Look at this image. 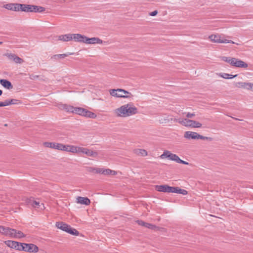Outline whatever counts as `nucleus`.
<instances>
[{"mask_svg":"<svg viewBox=\"0 0 253 253\" xmlns=\"http://www.w3.org/2000/svg\"><path fill=\"white\" fill-rule=\"evenodd\" d=\"M137 113L138 109L132 103L123 105L113 111L114 116L120 118H126L135 115Z\"/></svg>","mask_w":253,"mask_h":253,"instance_id":"f257e3e1","label":"nucleus"},{"mask_svg":"<svg viewBox=\"0 0 253 253\" xmlns=\"http://www.w3.org/2000/svg\"><path fill=\"white\" fill-rule=\"evenodd\" d=\"M109 93L112 96L118 98H130L133 97L130 92L121 88L110 89Z\"/></svg>","mask_w":253,"mask_h":253,"instance_id":"f03ea898","label":"nucleus"},{"mask_svg":"<svg viewBox=\"0 0 253 253\" xmlns=\"http://www.w3.org/2000/svg\"><path fill=\"white\" fill-rule=\"evenodd\" d=\"M174 122L178 123L181 125L185 126H190L192 127L200 128L202 126V124L197 121L187 119H174Z\"/></svg>","mask_w":253,"mask_h":253,"instance_id":"7ed1b4c3","label":"nucleus"},{"mask_svg":"<svg viewBox=\"0 0 253 253\" xmlns=\"http://www.w3.org/2000/svg\"><path fill=\"white\" fill-rule=\"evenodd\" d=\"M56 226L64 231H65L71 235L78 236L79 232L76 229L72 228L70 225L63 222H57Z\"/></svg>","mask_w":253,"mask_h":253,"instance_id":"20e7f679","label":"nucleus"},{"mask_svg":"<svg viewBox=\"0 0 253 253\" xmlns=\"http://www.w3.org/2000/svg\"><path fill=\"white\" fill-rule=\"evenodd\" d=\"M184 137L187 139H202L211 141L212 138L210 137L202 136L196 132L187 131L185 132Z\"/></svg>","mask_w":253,"mask_h":253,"instance_id":"39448f33","label":"nucleus"},{"mask_svg":"<svg viewBox=\"0 0 253 253\" xmlns=\"http://www.w3.org/2000/svg\"><path fill=\"white\" fill-rule=\"evenodd\" d=\"M160 158L162 159L168 158L170 160L175 161L176 163H178L179 159V157L176 154H172L168 150L165 151L163 154L160 156Z\"/></svg>","mask_w":253,"mask_h":253,"instance_id":"423d86ee","label":"nucleus"},{"mask_svg":"<svg viewBox=\"0 0 253 253\" xmlns=\"http://www.w3.org/2000/svg\"><path fill=\"white\" fill-rule=\"evenodd\" d=\"M23 251L29 253H37L39 251V248L33 244H24Z\"/></svg>","mask_w":253,"mask_h":253,"instance_id":"0eeeda50","label":"nucleus"},{"mask_svg":"<svg viewBox=\"0 0 253 253\" xmlns=\"http://www.w3.org/2000/svg\"><path fill=\"white\" fill-rule=\"evenodd\" d=\"M209 39L213 42L217 43H229V41L224 40L218 35H211L209 37Z\"/></svg>","mask_w":253,"mask_h":253,"instance_id":"6e6552de","label":"nucleus"},{"mask_svg":"<svg viewBox=\"0 0 253 253\" xmlns=\"http://www.w3.org/2000/svg\"><path fill=\"white\" fill-rule=\"evenodd\" d=\"M20 4V3H8L4 5L3 7L8 10L14 11H19Z\"/></svg>","mask_w":253,"mask_h":253,"instance_id":"1a4fd4ad","label":"nucleus"},{"mask_svg":"<svg viewBox=\"0 0 253 253\" xmlns=\"http://www.w3.org/2000/svg\"><path fill=\"white\" fill-rule=\"evenodd\" d=\"M44 147L59 150L61 143L56 142H45L43 143Z\"/></svg>","mask_w":253,"mask_h":253,"instance_id":"9d476101","label":"nucleus"},{"mask_svg":"<svg viewBox=\"0 0 253 253\" xmlns=\"http://www.w3.org/2000/svg\"><path fill=\"white\" fill-rule=\"evenodd\" d=\"M84 43L87 44H101L102 43V41L98 38H88L86 37V38H85Z\"/></svg>","mask_w":253,"mask_h":253,"instance_id":"9b49d317","label":"nucleus"},{"mask_svg":"<svg viewBox=\"0 0 253 253\" xmlns=\"http://www.w3.org/2000/svg\"><path fill=\"white\" fill-rule=\"evenodd\" d=\"M72 40L75 42H83L84 43L86 37L79 34H72Z\"/></svg>","mask_w":253,"mask_h":253,"instance_id":"f8f14e48","label":"nucleus"},{"mask_svg":"<svg viewBox=\"0 0 253 253\" xmlns=\"http://www.w3.org/2000/svg\"><path fill=\"white\" fill-rule=\"evenodd\" d=\"M75 150L74 145H64L63 144L61 143L60 147L59 150L74 153V151Z\"/></svg>","mask_w":253,"mask_h":253,"instance_id":"ddd939ff","label":"nucleus"},{"mask_svg":"<svg viewBox=\"0 0 253 253\" xmlns=\"http://www.w3.org/2000/svg\"><path fill=\"white\" fill-rule=\"evenodd\" d=\"M12 228L5 227L0 225V233L5 236H8L10 237L11 232H13Z\"/></svg>","mask_w":253,"mask_h":253,"instance_id":"4468645a","label":"nucleus"},{"mask_svg":"<svg viewBox=\"0 0 253 253\" xmlns=\"http://www.w3.org/2000/svg\"><path fill=\"white\" fill-rule=\"evenodd\" d=\"M59 107L61 109L64 110L67 112L74 113L75 107H73V106L61 104L59 105Z\"/></svg>","mask_w":253,"mask_h":253,"instance_id":"2eb2a0df","label":"nucleus"},{"mask_svg":"<svg viewBox=\"0 0 253 253\" xmlns=\"http://www.w3.org/2000/svg\"><path fill=\"white\" fill-rule=\"evenodd\" d=\"M12 230L13 231L11 232L10 238L17 239L23 238L25 236L22 232L20 231H17L14 229H12Z\"/></svg>","mask_w":253,"mask_h":253,"instance_id":"dca6fc26","label":"nucleus"},{"mask_svg":"<svg viewBox=\"0 0 253 253\" xmlns=\"http://www.w3.org/2000/svg\"><path fill=\"white\" fill-rule=\"evenodd\" d=\"M77 203L85 205H88L90 203V200L87 197H78L77 198Z\"/></svg>","mask_w":253,"mask_h":253,"instance_id":"f3484780","label":"nucleus"},{"mask_svg":"<svg viewBox=\"0 0 253 253\" xmlns=\"http://www.w3.org/2000/svg\"><path fill=\"white\" fill-rule=\"evenodd\" d=\"M239 87H243L248 90H251L253 91V83H238Z\"/></svg>","mask_w":253,"mask_h":253,"instance_id":"a211bd4d","label":"nucleus"},{"mask_svg":"<svg viewBox=\"0 0 253 253\" xmlns=\"http://www.w3.org/2000/svg\"><path fill=\"white\" fill-rule=\"evenodd\" d=\"M74 53H71V52H68L67 53L64 54H56L54 55L51 57V59L55 60H58L59 59L61 58H64L68 56L69 55H73Z\"/></svg>","mask_w":253,"mask_h":253,"instance_id":"6ab92c4d","label":"nucleus"},{"mask_svg":"<svg viewBox=\"0 0 253 253\" xmlns=\"http://www.w3.org/2000/svg\"><path fill=\"white\" fill-rule=\"evenodd\" d=\"M58 40L64 42H69L72 41V34L60 35L58 37Z\"/></svg>","mask_w":253,"mask_h":253,"instance_id":"aec40b11","label":"nucleus"},{"mask_svg":"<svg viewBox=\"0 0 253 253\" xmlns=\"http://www.w3.org/2000/svg\"><path fill=\"white\" fill-rule=\"evenodd\" d=\"M31 12H42L45 10L43 7L34 5H31Z\"/></svg>","mask_w":253,"mask_h":253,"instance_id":"412c9836","label":"nucleus"},{"mask_svg":"<svg viewBox=\"0 0 253 253\" xmlns=\"http://www.w3.org/2000/svg\"><path fill=\"white\" fill-rule=\"evenodd\" d=\"M0 84L3 87H4L7 89H11L13 87L11 83L9 81H7L6 80H4V79L0 80Z\"/></svg>","mask_w":253,"mask_h":253,"instance_id":"4be33fe9","label":"nucleus"},{"mask_svg":"<svg viewBox=\"0 0 253 253\" xmlns=\"http://www.w3.org/2000/svg\"><path fill=\"white\" fill-rule=\"evenodd\" d=\"M169 186L168 185H156L155 188L158 191L169 193Z\"/></svg>","mask_w":253,"mask_h":253,"instance_id":"5701e85b","label":"nucleus"},{"mask_svg":"<svg viewBox=\"0 0 253 253\" xmlns=\"http://www.w3.org/2000/svg\"><path fill=\"white\" fill-rule=\"evenodd\" d=\"M31 5L30 4H20V11L26 12H31Z\"/></svg>","mask_w":253,"mask_h":253,"instance_id":"b1692460","label":"nucleus"},{"mask_svg":"<svg viewBox=\"0 0 253 253\" xmlns=\"http://www.w3.org/2000/svg\"><path fill=\"white\" fill-rule=\"evenodd\" d=\"M31 204L33 207L35 208H40L41 210H43L45 209L43 204H40L39 202L36 201L31 200Z\"/></svg>","mask_w":253,"mask_h":253,"instance_id":"393cba45","label":"nucleus"},{"mask_svg":"<svg viewBox=\"0 0 253 253\" xmlns=\"http://www.w3.org/2000/svg\"><path fill=\"white\" fill-rule=\"evenodd\" d=\"M218 75L224 79H232L237 76V75H233L224 73H219L218 74Z\"/></svg>","mask_w":253,"mask_h":253,"instance_id":"a878e982","label":"nucleus"},{"mask_svg":"<svg viewBox=\"0 0 253 253\" xmlns=\"http://www.w3.org/2000/svg\"><path fill=\"white\" fill-rule=\"evenodd\" d=\"M135 153L142 156H146L148 154L147 152L145 150L141 149L135 150Z\"/></svg>","mask_w":253,"mask_h":253,"instance_id":"bb28decb","label":"nucleus"},{"mask_svg":"<svg viewBox=\"0 0 253 253\" xmlns=\"http://www.w3.org/2000/svg\"><path fill=\"white\" fill-rule=\"evenodd\" d=\"M102 174L104 175H115L117 174V172L115 170H112L110 169H102Z\"/></svg>","mask_w":253,"mask_h":253,"instance_id":"cd10ccee","label":"nucleus"},{"mask_svg":"<svg viewBox=\"0 0 253 253\" xmlns=\"http://www.w3.org/2000/svg\"><path fill=\"white\" fill-rule=\"evenodd\" d=\"M84 154L88 156L96 157L97 155L96 152L86 148Z\"/></svg>","mask_w":253,"mask_h":253,"instance_id":"c85d7f7f","label":"nucleus"},{"mask_svg":"<svg viewBox=\"0 0 253 253\" xmlns=\"http://www.w3.org/2000/svg\"><path fill=\"white\" fill-rule=\"evenodd\" d=\"M75 150L74 151L73 153H83L84 154L86 148L80 147H77L74 146Z\"/></svg>","mask_w":253,"mask_h":253,"instance_id":"c756f323","label":"nucleus"},{"mask_svg":"<svg viewBox=\"0 0 253 253\" xmlns=\"http://www.w3.org/2000/svg\"><path fill=\"white\" fill-rule=\"evenodd\" d=\"M75 150L74 151L73 153H83L84 154L86 148L80 147H77L74 146Z\"/></svg>","mask_w":253,"mask_h":253,"instance_id":"7c9ffc66","label":"nucleus"},{"mask_svg":"<svg viewBox=\"0 0 253 253\" xmlns=\"http://www.w3.org/2000/svg\"><path fill=\"white\" fill-rule=\"evenodd\" d=\"M16 242H16V241L8 240V241H5L4 243L8 247H9L11 248L15 249Z\"/></svg>","mask_w":253,"mask_h":253,"instance_id":"2f4dec72","label":"nucleus"},{"mask_svg":"<svg viewBox=\"0 0 253 253\" xmlns=\"http://www.w3.org/2000/svg\"><path fill=\"white\" fill-rule=\"evenodd\" d=\"M96 116H97L95 113L87 110L85 117L94 119L96 117Z\"/></svg>","mask_w":253,"mask_h":253,"instance_id":"473e14b6","label":"nucleus"},{"mask_svg":"<svg viewBox=\"0 0 253 253\" xmlns=\"http://www.w3.org/2000/svg\"><path fill=\"white\" fill-rule=\"evenodd\" d=\"M24 244V243H21L17 242L15 245V249L18 251H23Z\"/></svg>","mask_w":253,"mask_h":253,"instance_id":"72a5a7b5","label":"nucleus"},{"mask_svg":"<svg viewBox=\"0 0 253 253\" xmlns=\"http://www.w3.org/2000/svg\"><path fill=\"white\" fill-rule=\"evenodd\" d=\"M248 67V64L242 60H238V68H247Z\"/></svg>","mask_w":253,"mask_h":253,"instance_id":"f704fd0d","label":"nucleus"},{"mask_svg":"<svg viewBox=\"0 0 253 253\" xmlns=\"http://www.w3.org/2000/svg\"><path fill=\"white\" fill-rule=\"evenodd\" d=\"M15 54L13 53H6L3 54V56H6L10 60L14 61V59L15 57Z\"/></svg>","mask_w":253,"mask_h":253,"instance_id":"c9c22d12","label":"nucleus"},{"mask_svg":"<svg viewBox=\"0 0 253 253\" xmlns=\"http://www.w3.org/2000/svg\"><path fill=\"white\" fill-rule=\"evenodd\" d=\"M84 108L81 107H75L74 114H76L82 116L83 114V111H84Z\"/></svg>","mask_w":253,"mask_h":253,"instance_id":"e433bc0d","label":"nucleus"},{"mask_svg":"<svg viewBox=\"0 0 253 253\" xmlns=\"http://www.w3.org/2000/svg\"><path fill=\"white\" fill-rule=\"evenodd\" d=\"M144 227H145L148 229L155 230H157L158 228V227H157L156 225L150 224V223H148L147 222H146V224H145V225Z\"/></svg>","mask_w":253,"mask_h":253,"instance_id":"4c0bfd02","label":"nucleus"},{"mask_svg":"<svg viewBox=\"0 0 253 253\" xmlns=\"http://www.w3.org/2000/svg\"><path fill=\"white\" fill-rule=\"evenodd\" d=\"M13 61L16 64H22L24 62V60L16 55H15Z\"/></svg>","mask_w":253,"mask_h":253,"instance_id":"58836bf2","label":"nucleus"},{"mask_svg":"<svg viewBox=\"0 0 253 253\" xmlns=\"http://www.w3.org/2000/svg\"><path fill=\"white\" fill-rule=\"evenodd\" d=\"M178 187L169 186V193H177Z\"/></svg>","mask_w":253,"mask_h":253,"instance_id":"ea45409f","label":"nucleus"},{"mask_svg":"<svg viewBox=\"0 0 253 253\" xmlns=\"http://www.w3.org/2000/svg\"><path fill=\"white\" fill-rule=\"evenodd\" d=\"M229 63L232 65L237 67V59L235 58H231L230 62Z\"/></svg>","mask_w":253,"mask_h":253,"instance_id":"a19ab883","label":"nucleus"},{"mask_svg":"<svg viewBox=\"0 0 253 253\" xmlns=\"http://www.w3.org/2000/svg\"><path fill=\"white\" fill-rule=\"evenodd\" d=\"M177 193L181 194L183 195L187 194V191L185 189H180L179 187L177 188Z\"/></svg>","mask_w":253,"mask_h":253,"instance_id":"79ce46f5","label":"nucleus"},{"mask_svg":"<svg viewBox=\"0 0 253 253\" xmlns=\"http://www.w3.org/2000/svg\"><path fill=\"white\" fill-rule=\"evenodd\" d=\"M9 101L10 105L17 104L20 103V101L19 100L15 99H9Z\"/></svg>","mask_w":253,"mask_h":253,"instance_id":"37998d69","label":"nucleus"},{"mask_svg":"<svg viewBox=\"0 0 253 253\" xmlns=\"http://www.w3.org/2000/svg\"><path fill=\"white\" fill-rule=\"evenodd\" d=\"M102 169H100V168H94L92 169V171L97 173L102 174Z\"/></svg>","mask_w":253,"mask_h":253,"instance_id":"c03bdc74","label":"nucleus"},{"mask_svg":"<svg viewBox=\"0 0 253 253\" xmlns=\"http://www.w3.org/2000/svg\"><path fill=\"white\" fill-rule=\"evenodd\" d=\"M221 59L222 60L226 62H230V59H231V57H226V56H222L221 57Z\"/></svg>","mask_w":253,"mask_h":253,"instance_id":"a18cd8bd","label":"nucleus"},{"mask_svg":"<svg viewBox=\"0 0 253 253\" xmlns=\"http://www.w3.org/2000/svg\"><path fill=\"white\" fill-rule=\"evenodd\" d=\"M38 78H39L38 75H33V74L30 75V77H29V78L32 80H36V79H38Z\"/></svg>","mask_w":253,"mask_h":253,"instance_id":"49530a36","label":"nucleus"},{"mask_svg":"<svg viewBox=\"0 0 253 253\" xmlns=\"http://www.w3.org/2000/svg\"><path fill=\"white\" fill-rule=\"evenodd\" d=\"M195 116L194 113H187L186 117L188 118H192Z\"/></svg>","mask_w":253,"mask_h":253,"instance_id":"de8ad7c7","label":"nucleus"},{"mask_svg":"<svg viewBox=\"0 0 253 253\" xmlns=\"http://www.w3.org/2000/svg\"><path fill=\"white\" fill-rule=\"evenodd\" d=\"M136 222L139 225H141L142 226H145V224H146V222L142 220H137Z\"/></svg>","mask_w":253,"mask_h":253,"instance_id":"09e8293b","label":"nucleus"},{"mask_svg":"<svg viewBox=\"0 0 253 253\" xmlns=\"http://www.w3.org/2000/svg\"><path fill=\"white\" fill-rule=\"evenodd\" d=\"M157 13H158L157 10H155L154 11H152V12H150L149 13V15L150 16H154L155 15H156L157 14Z\"/></svg>","mask_w":253,"mask_h":253,"instance_id":"8fccbe9b","label":"nucleus"},{"mask_svg":"<svg viewBox=\"0 0 253 253\" xmlns=\"http://www.w3.org/2000/svg\"><path fill=\"white\" fill-rule=\"evenodd\" d=\"M178 163H180V164H184V165H188V163L181 160L180 158L179 159Z\"/></svg>","mask_w":253,"mask_h":253,"instance_id":"3c124183","label":"nucleus"},{"mask_svg":"<svg viewBox=\"0 0 253 253\" xmlns=\"http://www.w3.org/2000/svg\"><path fill=\"white\" fill-rule=\"evenodd\" d=\"M3 103H4V106H6L10 105V104H9V99L5 100L3 102Z\"/></svg>","mask_w":253,"mask_h":253,"instance_id":"603ef678","label":"nucleus"},{"mask_svg":"<svg viewBox=\"0 0 253 253\" xmlns=\"http://www.w3.org/2000/svg\"><path fill=\"white\" fill-rule=\"evenodd\" d=\"M87 110L85 109H84V111H83V114L82 115V116L85 117V114L86 113Z\"/></svg>","mask_w":253,"mask_h":253,"instance_id":"864d4df0","label":"nucleus"},{"mask_svg":"<svg viewBox=\"0 0 253 253\" xmlns=\"http://www.w3.org/2000/svg\"><path fill=\"white\" fill-rule=\"evenodd\" d=\"M4 105L3 102H0V107H4Z\"/></svg>","mask_w":253,"mask_h":253,"instance_id":"5fc2aeb1","label":"nucleus"},{"mask_svg":"<svg viewBox=\"0 0 253 253\" xmlns=\"http://www.w3.org/2000/svg\"><path fill=\"white\" fill-rule=\"evenodd\" d=\"M2 94V91L0 89V96Z\"/></svg>","mask_w":253,"mask_h":253,"instance_id":"6e6d98bb","label":"nucleus"},{"mask_svg":"<svg viewBox=\"0 0 253 253\" xmlns=\"http://www.w3.org/2000/svg\"><path fill=\"white\" fill-rule=\"evenodd\" d=\"M165 121H169V119L167 118V119H165Z\"/></svg>","mask_w":253,"mask_h":253,"instance_id":"4d7b16f0","label":"nucleus"},{"mask_svg":"<svg viewBox=\"0 0 253 253\" xmlns=\"http://www.w3.org/2000/svg\"><path fill=\"white\" fill-rule=\"evenodd\" d=\"M2 43V42H0V45Z\"/></svg>","mask_w":253,"mask_h":253,"instance_id":"13d9d810","label":"nucleus"}]
</instances>
